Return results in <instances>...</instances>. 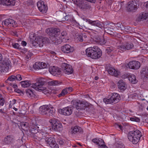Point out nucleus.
Listing matches in <instances>:
<instances>
[{"label":"nucleus","mask_w":148,"mask_h":148,"mask_svg":"<svg viewBox=\"0 0 148 148\" xmlns=\"http://www.w3.org/2000/svg\"><path fill=\"white\" fill-rule=\"evenodd\" d=\"M5 25L8 27H16L17 26L16 22L11 19H7L4 21Z\"/></svg>","instance_id":"6ab92c4d"},{"label":"nucleus","mask_w":148,"mask_h":148,"mask_svg":"<svg viewBox=\"0 0 148 148\" xmlns=\"http://www.w3.org/2000/svg\"><path fill=\"white\" fill-rule=\"evenodd\" d=\"M120 99V95L117 93H114L110 98H104L103 101L106 104H113L118 102Z\"/></svg>","instance_id":"20e7f679"},{"label":"nucleus","mask_w":148,"mask_h":148,"mask_svg":"<svg viewBox=\"0 0 148 148\" xmlns=\"http://www.w3.org/2000/svg\"><path fill=\"white\" fill-rule=\"evenodd\" d=\"M104 28L105 29V32L107 33L110 35H112L113 34L114 32L113 30V29H109L108 27H104Z\"/></svg>","instance_id":"79ce46f5"},{"label":"nucleus","mask_w":148,"mask_h":148,"mask_svg":"<svg viewBox=\"0 0 148 148\" xmlns=\"http://www.w3.org/2000/svg\"><path fill=\"white\" fill-rule=\"evenodd\" d=\"M79 7L80 9L84 10L90 9L91 8V5H89L88 3L83 1H80Z\"/></svg>","instance_id":"aec40b11"},{"label":"nucleus","mask_w":148,"mask_h":148,"mask_svg":"<svg viewBox=\"0 0 148 148\" xmlns=\"http://www.w3.org/2000/svg\"><path fill=\"white\" fill-rule=\"evenodd\" d=\"M15 75H11L10 77H9L8 78V79H7V81H16L15 79Z\"/></svg>","instance_id":"49530a36"},{"label":"nucleus","mask_w":148,"mask_h":148,"mask_svg":"<svg viewBox=\"0 0 148 148\" xmlns=\"http://www.w3.org/2000/svg\"><path fill=\"white\" fill-rule=\"evenodd\" d=\"M148 17V14L145 12L141 13L138 17L137 20L138 21H140L146 20Z\"/></svg>","instance_id":"393cba45"},{"label":"nucleus","mask_w":148,"mask_h":148,"mask_svg":"<svg viewBox=\"0 0 148 148\" xmlns=\"http://www.w3.org/2000/svg\"><path fill=\"white\" fill-rule=\"evenodd\" d=\"M4 140L6 144H9L13 142V136H12L8 135L4 138Z\"/></svg>","instance_id":"c85d7f7f"},{"label":"nucleus","mask_w":148,"mask_h":148,"mask_svg":"<svg viewBox=\"0 0 148 148\" xmlns=\"http://www.w3.org/2000/svg\"><path fill=\"white\" fill-rule=\"evenodd\" d=\"M108 73L111 75H114L115 77L117 76L119 74V72L113 68H110L108 70Z\"/></svg>","instance_id":"c756f323"},{"label":"nucleus","mask_w":148,"mask_h":148,"mask_svg":"<svg viewBox=\"0 0 148 148\" xmlns=\"http://www.w3.org/2000/svg\"><path fill=\"white\" fill-rule=\"evenodd\" d=\"M76 39L78 42H83L84 40V38H83V35H78L77 36Z\"/></svg>","instance_id":"c03bdc74"},{"label":"nucleus","mask_w":148,"mask_h":148,"mask_svg":"<svg viewBox=\"0 0 148 148\" xmlns=\"http://www.w3.org/2000/svg\"><path fill=\"white\" fill-rule=\"evenodd\" d=\"M12 47L15 48L21 49V47H20L19 45L17 43H12Z\"/></svg>","instance_id":"09e8293b"},{"label":"nucleus","mask_w":148,"mask_h":148,"mask_svg":"<svg viewBox=\"0 0 148 148\" xmlns=\"http://www.w3.org/2000/svg\"><path fill=\"white\" fill-rule=\"evenodd\" d=\"M62 67L63 69L64 72L65 74L69 75L73 73V70L72 66L66 63H63Z\"/></svg>","instance_id":"ddd939ff"},{"label":"nucleus","mask_w":148,"mask_h":148,"mask_svg":"<svg viewBox=\"0 0 148 148\" xmlns=\"http://www.w3.org/2000/svg\"><path fill=\"white\" fill-rule=\"evenodd\" d=\"M0 4L11 6L14 5L15 2L13 0H0Z\"/></svg>","instance_id":"4be33fe9"},{"label":"nucleus","mask_w":148,"mask_h":148,"mask_svg":"<svg viewBox=\"0 0 148 148\" xmlns=\"http://www.w3.org/2000/svg\"><path fill=\"white\" fill-rule=\"evenodd\" d=\"M141 136V132L138 130L130 132L127 136L129 140L134 144H136L138 142Z\"/></svg>","instance_id":"7ed1b4c3"},{"label":"nucleus","mask_w":148,"mask_h":148,"mask_svg":"<svg viewBox=\"0 0 148 148\" xmlns=\"http://www.w3.org/2000/svg\"><path fill=\"white\" fill-rule=\"evenodd\" d=\"M86 22H88L89 24L91 25L97 26L101 29H102L103 27L102 25L101 24V22L98 20L92 21L89 19H86Z\"/></svg>","instance_id":"412c9836"},{"label":"nucleus","mask_w":148,"mask_h":148,"mask_svg":"<svg viewBox=\"0 0 148 148\" xmlns=\"http://www.w3.org/2000/svg\"><path fill=\"white\" fill-rule=\"evenodd\" d=\"M128 65L130 69L137 70L140 66V63L138 61L133 60L130 62Z\"/></svg>","instance_id":"f3484780"},{"label":"nucleus","mask_w":148,"mask_h":148,"mask_svg":"<svg viewBox=\"0 0 148 148\" xmlns=\"http://www.w3.org/2000/svg\"><path fill=\"white\" fill-rule=\"evenodd\" d=\"M47 113L46 115L49 116H52L55 113V110L53 108H50L49 107L47 112Z\"/></svg>","instance_id":"e433bc0d"},{"label":"nucleus","mask_w":148,"mask_h":148,"mask_svg":"<svg viewBox=\"0 0 148 148\" xmlns=\"http://www.w3.org/2000/svg\"><path fill=\"white\" fill-rule=\"evenodd\" d=\"M26 92L27 96L29 97H34L35 95L32 90L30 89H26Z\"/></svg>","instance_id":"c9c22d12"},{"label":"nucleus","mask_w":148,"mask_h":148,"mask_svg":"<svg viewBox=\"0 0 148 148\" xmlns=\"http://www.w3.org/2000/svg\"><path fill=\"white\" fill-rule=\"evenodd\" d=\"M92 141L94 143H95L96 145L98 144V141H99L101 143H103V140L100 138L97 139L96 138H94L92 140Z\"/></svg>","instance_id":"ea45409f"},{"label":"nucleus","mask_w":148,"mask_h":148,"mask_svg":"<svg viewBox=\"0 0 148 148\" xmlns=\"http://www.w3.org/2000/svg\"><path fill=\"white\" fill-rule=\"evenodd\" d=\"M118 88L121 91H123L127 88V86L124 81L122 80H120L117 83Z\"/></svg>","instance_id":"5701e85b"},{"label":"nucleus","mask_w":148,"mask_h":148,"mask_svg":"<svg viewBox=\"0 0 148 148\" xmlns=\"http://www.w3.org/2000/svg\"><path fill=\"white\" fill-rule=\"evenodd\" d=\"M61 49L63 53H72L74 50V47L71 46L69 44L64 45L62 46Z\"/></svg>","instance_id":"dca6fc26"},{"label":"nucleus","mask_w":148,"mask_h":148,"mask_svg":"<svg viewBox=\"0 0 148 148\" xmlns=\"http://www.w3.org/2000/svg\"><path fill=\"white\" fill-rule=\"evenodd\" d=\"M92 30L93 32L95 34H97L100 33L101 32L102 29H100L99 28L94 29H92Z\"/></svg>","instance_id":"603ef678"},{"label":"nucleus","mask_w":148,"mask_h":148,"mask_svg":"<svg viewBox=\"0 0 148 148\" xmlns=\"http://www.w3.org/2000/svg\"><path fill=\"white\" fill-rule=\"evenodd\" d=\"M39 41L40 42V47L43 46V44H45L47 43H49L50 41L49 39L47 38H42V36L39 37Z\"/></svg>","instance_id":"cd10ccee"},{"label":"nucleus","mask_w":148,"mask_h":148,"mask_svg":"<svg viewBox=\"0 0 148 148\" xmlns=\"http://www.w3.org/2000/svg\"><path fill=\"white\" fill-rule=\"evenodd\" d=\"M67 34V33L66 31H64L62 32L61 33V35L60 36V38H61V39L66 38V36Z\"/></svg>","instance_id":"de8ad7c7"},{"label":"nucleus","mask_w":148,"mask_h":148,"mask_svg":"<svg viewBox=\"0 0 148 148\" xmlns=\"http://www.w3.org/2000/svg\"><path fill=\"white\" fill-rule=\"evenodd\" d=\"M133 44L131 43L126 42L118 46V49L122 51L130 50L133 48Z\"/></svg>","instance_id":"4468645a"},{"label":"nucleus","mask_w":148,"mask_h":148,"mask_svg":"<svg viewBox=\"0 0 148 148\" xmlns=\"http://www.w3.org/2000/svg\"><path fill=\"white\" fill-rule=\"evenodd\" d=\"M85 52L88 56L93 59H97L100 58L102 55L101 50L96 46L90 47L87 48Z\"/></svg>","instance_id":"f257e3e1"},{"label":"nucleus","mask_w":148,"mask_h":148,"mask_svg":"<svg viewBox=\"0 0 148 148\" xmlns=\"http://www.w3.org/2000/svg\"><path fill=\"white\" fill-rule=\"evenodd\" d=\"M46 32L49 35L52 37V40L53 43L57 44L60 43V40L58 39L57 38L58 36L60 34V30L59 29L56 28H50L45 30Z\"/></svg>","instance_id":"f03ea898"},{"label":"nucleus","mask_w":148,"mask_h":148,"mask_svg":"<svg viewBox=\"0 0 148 148\" xmlns=\"http://www.w3.org/2000/svg\"><path fill=\"white\" fill-rule=\"evenodd\" d=\"M66 20L68 22H71L73 21V17L72 16L66 15L65 17L62 18V19L60 21H63Z\"/></svg>","instance_id":"473e14b6"},{"label":"nucleus","mask_w":148,"mask_h":148,"mask_svg":"<svg viewBox=\"0 0 148 148\" xmlns=\"http://www.w3.org/2000/svg\"><path fill=\"white\" fill-rule=\"evenodd\" d=\"M37 5L40 12L43 13L47 12L48 10L47 6L45 4L43 1H38L37 3Z\"/></svg>","instance_id":"2eb2a0df"},{"label":"nucleus","mask_w":148,"mask_h":148,"mask_svg":"<svg viewBox=\"0 0 148 148\" xmlns=\"http://www.w3.org/2000/svg\"><path fill=\"white\" fill-rule=\"evenodd\" d=\"M45 141L52 148H59V146L56 142L55 138L52 137H47L45 139Z\"/></svg>","instance_id":"9b49d317"},{"label":"nucleus","mask_w":148,"mask_h":148,"mask_svg":"<svg viewBox=\"0 0 148 148\" xmlns=\"http://www.w3.org/2000/svg\"><path fill=\"white\" fill-rule=\"evenodd\" d=\"M128 79L132 84H135L138 82L135 76L133 74L129 75L128 76Z\"/></svg>","instance_id":"7c9ffc66"},{"label":"nucleus","mask_w":148,"mask_h":148,"mask_svg":"<svg viewBox=\"0 0 148 148\" xmlns=\"http://www.w3.org/2000/svg\"><path fill=\"white\" fill-rule=\"evenodd\" d=\"M106 50L107 52L108 53H109L114 50V49L112 47H107Z\"/></svg>","instance_id":"6e6d98bb"},{"label":"nucleus","mask_w":148,"mask_h":148,"mask_svg":"<svg viewBox=\"0 0 148 148\" xmlns=\"http://www.w3.org/2000/svg\"><path fill=\"white\" fill-rule=\"evenodd\" d=\"M32 55V53H30V54L29 55H27L26 56V58H27L28 59H29V58H30L31 56Z\"/></svg>","instance_id":"774afa93"},{"label":"nucleus","mask_w":148,"mask_h":148,"mask_svg":"<svg viewBox=\"0 0 148 148\" xmlns=\"http://www.w3.org/2000/svg\"><path fill=\"white\" fill-rule=\"evenodd\" d=\"M43 80V79L42 78L38 79L36 82L32 84L31 87L36 90L40 91L45 90L46 89V88L43 86L45 83Z\"/></svg>","instance_id":"39448f33"},{"label":"nucleus","mask_w":148,"mask_h":148,"mask_svg":"<svg viewBox=\"0 0 148 148\" xmlns=\"http://www.w3.org/2000/svg\"><path fill=\"white\" fill-rule=\"evenodd\" d=\"M98 144H97L99 148H108V147L105 145V143L103 140V143H101L100 142L98 141Z\"/></svg>","instance_id":"37998d69"},{"label":"nucleus","mask_w":148,"mask_h":148,"mask_svg":"<svg viewBox=\"0 0 148 148\" xmlns=\"http://www.w3.org/2000/svg\"><path fill=\"white\" fill-rule=\"evenodd\" d=\"M21 86L23 87H27L30 86L31 84L29 81H24L20 82Z\"/></svg>","instance_id":"2f4dec72"},{"label":"nucleus","mask_w":148,"mask_h":148,"mask_svg":"<svg viewBox=\"0 0 148 148\" xmlns=\"http://www.w3.org/2000/svg\"><path fill=\"white\" fill-rule=\"evenodd\" d=\"M38 127L37 126L32 127L31 130V133L33 134L37 133L38 132Z\"/></svg>","instance_id":"a18cd8bd"},{"label":"nucleus","mask_w":148,"mask_h":148,"mask_svg":"<svg viewBox=\"0 0 148 148\" xmlns=\"http://www.w3.org/2000/svg\"><path fill=\"white\" fill-rule=\"evenodd\" d=\"M10 62L8 59H5L0 63V71L5 72L8 71L10 66Z\"/></svg>","instance_id":"423d86ee"},{"label":"nucleus","mask_w":148,"mask_h":148,"mask_svg":"<svg viewBox=\"0 0 148 148\" xmlns=\"http://www.w3.org/2000/svg\"><path fill=\"white\" fill-rule=\"evenodd\" d=\"M66 89V90H67L68 93L69 92H71L73 90V88L72 87H69L66 88H65Z\"/></svg>","instance_id":"13d9d810"},{"label":"nucleus","mask_w":148,"mask_h":148,"mask_svg":"<svg viewBox=\"0 0 148 148\" xmlns=\"http://www.w3.org/2000/svg\"><path fill=\"white\" fill-rule=\"evenodd\" d=\"M71 133L73 134H75L78 132H80L82 131V128L77 126H75L71 128Z\"/></svg>","instance_id":"bb28decb"},{"label":"nucleus","mask_w":148,"mask_h":148,"mask_svg":"<svg viewBox=\"0 0 148 148\" xmlns=\"http://www.w3.org/2000/svg\"><path fill=\"white\" fill-rule=\"evenodd\" d=\"M116 25L118 27H121V26H122L121 23H117Z\"/></svg>","instance_id":"338daca9"},{"label":"nucleus","mask_w":148,"mask_h":148,"mask_svg":"<svg viewBox=\"0 0 148 148\" xmlns=\"http://www.w3.org/2000/svg\"><path fill=\"white\" fill-rule=\"evenodd\" d=\"M14 91L16 92L20 93L22 92V91L20 90L17 88H15L14 90Z\"/></svg>","instance_id":"680f3d73"},{"label":"nucleus","mask_w":148,"mask_h":148,"mask_svg":"<svg viewBox=\"0 0 148 148\" xmlns=\"http://www.w3.org/2000/svg\"><path fill=\"white\" fill-rule=\"evenodd\" d=\"M68 93V92L65 88L63 89L61 93L58 94V96L59 97L64 96L66 95Z\"/></svg>","instance_id":"4c0bfd02"},{"label":"nucleus","mask_w":148,"mask_h":148,"mask_svg":"<svg viewBox=\"0 0 148 148\" xmlns=\"http://www.w3.org/2000/svg\"><path fill=\"white\" fill-rule=\"evenodd\" d=\"M20 125L22 129L23 130H26V128L28 127V124L27 123L23 122L20 123Z\"/></svg>","instance_id":"58836bf2"},{"label":"nucleus","mask_w":148,"mask_h":148,"mask_svg":"<svg viewBox=\"0 0 148 148\" xmlns=\"http://www.w3.org/2000/svg\"><path fill=\"white\" fill-rule=\"evenodd\" d=\"M94 40L95 42L101 45L107 44L110 41V39L108 38H105L103 37L97 36L95 37Z\"/></svg>","instance_id":"9d476101"},{"label":"nucleus","mask_w":148,"mask_h":148,"mask_svg":"<svg viewBox=\"0 0 148 148\" xmlns=\"http://www.w3.org/2000/svg\"><path fill=\"white\" fill-rule=\"evenodd\" d=\"M58 143L60 145H63L65 144L66 141L64 139H61L59 140Z\"/></svg>","instance_id":"5fc2aeb1"},{"label":"nucleus","mask_w":148,"mask_h":148,"mask_svg":"<svg viewBox=\"0 0 148 148\" xmlns=\"http://www.w3.org/2000/svg\"><path fill=\"white\" fill-rule=\"evenodd\" d=\"M140 73L141 76L148 78V66L143 67L140 71Z\"/></svg>","instance_id":"b1692460"},{"label":"nucleus","mask_w":148,"mask_h":148,"mask_svg":"<svg viewBox=\"0 0 148 148\" xmlns=\"http://www.w3.org/2000/svg\"><path fill=\"white\" fill-rule=\"evenodd\" d=\"M139 5L135 1H130L128 3L127 10L129 12H135L139 8Z\"/></svg>","instance_id":"0eeeda50"},{"label":"nucleus","mask_w":148,"mask_h":148,"mask_svg":"<svg viewBox=\"0 0 148 148\" xmlns=\"http://www.w3.org/2000/svg\"><path fill=\"white\" fill-rule=\"evenodd\" d=\"M16 100L15 99H13L12 101H10L11 104H12L13 105L14 104L16 103Z\"/></svg>","instance_id":"69168bd1"},{"label":"nucleus","mask_w":148,"mask_h":148,"mask_svg":"<svg viewBox=\"0 0 148 148\" xmlns=\"http://www.w3.org/2000/svg\"><path fill=\"white\" fill-rule=\"evenodd\" d=\"M49 107V106L47 105L40 107L39 108V111L40 113L42 114L46 115Z\"/></svg>","instance_id":"a878e982"},{"label":"nucleus","mask_w":148,"mask_h":148,"mask_svg":"<svg viewBox=\"0 0 148 148\" xmlns=\"http://www.w3.org/2000/svg\"><path fill=\"white\" fill-rule=\"evenodd\" d=\"M21 44L23 46H26L27 42L25 41H23L22 42Z\"/></svg>","instance_id":"0e129e2a"},{"label":"nucleus","mask_w":148,"mask_h":148,"mask_svg":"<svg viewBox=\"0 0 148 148\" xmlns=\"http://www.w3.org/2000/svg\"><path fill=\"white\" fill-rule=\"evenodd\" d=\"M15 77H16V80L20 81L22 79L21 75L20 74H17L16 75H15Z\"/></svg>","instance_id":"864d4df0"},{"label":"nucleus","mask_w":148,"mask_h":148,"mask_svg":"<svg viewBox=\"0 0 148 148\" xmlns=\"http://www.w3.org/2000/svg\"><path fill=\"white\" fill-rule=\"evenodd\" d=\"M59 83V82L57 80H53L48 83V85L50 86H56Z\"/></svg>","instance_id":"a19ab883"},{"label":"nucleus","mask_w":148,"mask_h":148,"mask_svg":"<svg viewBox=\"0 0 148 148\" xmlns=\"http://www.w3.org/2000/svg\"><path fill=\"white\" fill-rule=\"evenodd\" d=\"M79 0H75L72 1L74 2L75 4L77 5L78 6H79V4H80V1Z\"/></svg>","instance_id":"052dcab7"},{"label":"nucleus","mask_w":148,"mask_h":148,"mask_svg":"<svg viewBox=\"0 0 148 148\" xmlns=\"http://www.w3.org/2000/svg\"><path fill=\"white\" fill-rule=\"evenodd\" d=\"M5 102V101L2 97V95L0 94V105L1 106H3Z\"/></svg>","instance_id":"3c124183"},{"label":"nucleus","mask_w":148,"mask_h":148,"mask_svg":"<svg viewBox=\"0 0 148 148\" xmlns=\"http://www.w3.org/2000/svg\"><path fill=\"white\" fill-rule=\"evenodd\" d=\"M39 38L38 37L36 39L35 41L32 40L31 41L32 44L33 46L35 47H38V46L40 47V42L39 41Z\"/></svg>","instance_id":"f704fd0d"},{"label":"nucleus","mask_w":148,"mask_h":148,"mask_svg":"<svg viewBox=\"0 0 148 148\" xmlns=\"http://www.w3.org/2000/svg\"><path fill=\"white\" fill-rule=\"evenodd\" d=\"M73 108L72 107H67L63 108L62 109H59L58 112L59 113L64 115H71L73 111Z\"/></svg>","instance_id":"f8f14e48"},{"label":"nucleus","mask_w":148,"mask_h":148,"mask_svg":"<svg viewBox=\"0 0 148 148\" xmlns=\"http://www.w3.org/2000/svg\"><path fill=\"white\" fill-rule=\"evenodd\" d=\"M106 27H108L109 28V29H113V26H112L111 23H108L106 24Z\"/></svg>","instance_id":"bf43d9fd"},{"label":"nucleus","mask_w":148,"mask_h":148,"mask_svg":"<svg viewBox=\"0 0 148 148\" xmlns=\"http://www.w3.org/2000/svg\"><path fill=\"white\" fill-rule=\"evenodd\" d=\"M33 67L35 70L42 69V63L39 62H36L33 65Z\"/></svg>","instance_id":"72a5a7b5"},{"label":"nucleus","mask_w":148,"mask_h":148,"mask_svg":"<svg viewBox=\"0 0 148 148\" xmlns=\"http://www.w3.org/2000/svg\"><path fill=\"white\" fill-rule=\"evenodd\" d=\"M79 109H76V110L75 112V114L77 117L80 115L82 114V112H79Z\"/></svg>","instance_id":"4d7b16f0"},{"label":"nucleus","mask_w":148,"mask_h":148,"mask_svg":"<svg viewBox=\"0 0 148 148\" xmlns=\"http://www.w3.org/2000/svg\"><path fill=\"white\" fill-rule=\"evenodd\" d=\"M71 104H72L73 107L75 108L76 109H84L86 107L85 102L79 100H73L71 101Z\"/></svg>","instance_id":"1a4fd4ad"},{"label":"nucleus","mask_w":148,"mask_h":148,"mask_svg":"<svg viewBox=\"0 0 148 148\" xmlns=\"http://www.w3.org/2000/svg\"><path fill=\"white\" fill-rule=\"evenodd\" d=\"M52 129L55 131H60L62 128V125L60 123L57 119H53L51 120Z\"/></svg>","instance_id":"6e6552de"},{"label":"nucleus","mask_w":148,"mask_h":148,"mask_svg":"<svg viewBox=\"0 0 148 148\" xmlns=\"http://www.w3.org/2000/svg\"><path fill=\"white\" fill-rule=\"evenodd\" d=\"M49 71L51 74L54 76L60 75L61 72L60 69L54 66L50 67L49 69Z\"/></svg>","instance_id":"a211bd4d"},{"label":"nucleus","mask_w":148,"mask_h":148,"mask_svg":"<svg viewBox=\"0 0 148 148\" xmlns=\"http://www.w3.org/2000/svg\"><path fill=\"white\" fill-rule=\"evenodd\" d=\"M130 120L132 121L137 122H139L140 121V119L139 118L135 116L130 118Z\"/></svg>","instance_id":"8fccbe9b"},{"label":"nucleus","mask_w":148,"mask_h":148,"mask_svg":"<svg viewBox=\"0 0 148 148\" xmlns=\"http://www.w3.org/2000/svg\"><path fill=\"white\" fill-rule=\"evenodd\" d=\"M47 64H46L45 63H43L42 64V69H44L46 68L47 67Z\"/></svg>","instance_id":"e2e57ef3"}]
</instances>
